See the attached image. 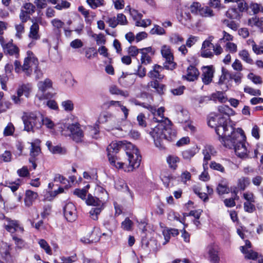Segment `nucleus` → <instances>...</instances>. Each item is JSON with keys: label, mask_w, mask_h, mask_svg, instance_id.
<instances>
[{"label": "nucleus", "mask_w": 263, "mask_h": 263, "mask_svg": "<svg viewBox=\"0 0 263 263\" xmlns=\"http://www.w3.org/2000/svg\"><path fill=\"white\" fill-rule=\"evenodd\" d=\"M199 15L202 17H209L214 15L213 11L208 6L202 7Z\"/></svg>", "instance_id": "f704fd0d"}, {"label": "nucleus", "mask_w": 263, "mask_h": 263, "mask_svg": "<svg viewBox=\"0 0 263 263\" xmlns=\"http://www.w3.org/2000/svg\"><path fill=\"white\" fill-rule=\"evenodd\" d=\"M242 77L243 74L240 72H233L229 74L230 79L234 80L237 84L241 83Z\"/></svg>", "instance_id": "79ce46f5"}, {"label": "nucleus", "mask_w": 263, "mask_h": 263, "mask_svg": "<svg viewBox=\"0 0 263 263\" xmlns=\"http://www.w3.org/2000/svg\"><path fill=\"white\" fill-rule=\"evenodd\" d=\"M143 107L152 112L153 121L158 123L150 132L156 146L160 149L164 148V141H172L176 138V133L172 128L171 121L164 116V108L160 107L157 109L150 105H143Z\"/></svg>", "instance_id": "7ed1b4c3"}, {"label": "nucleus", "mask_w": 263, "mask_h": 263, "mask_svg": "<svg viewBox=\"0 0 263 263\" xmlns=\"http://www.w3.org/2000/svg\"><path fill=\"white\" fill-rule=\"evenodd\" d=\"M248 78L251 80L254 84H261L262 83L260 77L256 76L253 73H250L248 75Z\"/></svg>", "instance_id": "338daca9"}, {"label": "nucleus", "mask_w": 263, "mask_h": 263, "mask_svg": "<svg viewBox=\"0 0 263 263\" xmlns=\"http://www.w3.org/2000/svg\"><path fill=\"white\" fill-rule=\"evenodd\" d=\"M226 16L233 20H239L241 16V13L235 8H231L228 9L226 12Z\"/></svg>", "instance_id": "a878e982"}, {"label": "nucleus", "mask_w": 263, "mask_h": 263, "mask_svg": "<svg viewBox=\"0 0 263 263\" xmlns=\"http://www.w3.org/2000/svg\"><path fill=\"white\" fill-rule=\"evenodd\" d=\"M150 33L152 34L163 35L165 34V31L163 28L159 25H155L154 28L151 30Z\"/></svg>", "instance_id": "a18cd8bd"}, {"label": "nucleus", "mask_w": 263, "mask_h": 263, "mask_svg": "<svg viewBox=\"0 0 263 263\" xmlns=\"http://www.w3.org/2000/svg\"><path fill=\"white\" fill-rule=\"evenodd\" d=\"M209 254L211 260L213 263H219V257L218 256L217 252L213 248H211L209 250Z\"/></svg>", "instance_id": "ea45409f"}, {"label": "nucleus", "mask_w": 263, "mask_h": 263, "mask_svg": "<svg viewBox=\"0 0 263 263\" xmlns=\"http://www.w3.org/2000/svg\"><path fill=\"white\" fill-rule=\"evenodd\" d=\"M104 224L107 228L109 227V229H111L116 227L117 222L114 217H110L107 220L105 221Z\"/></svg>", "instance_id": "052dcab7"}, {"label": "nucleus", "mask_w": 263, "mask_h": 263, "mask_svg": "<svg viewBox=\"0 0 263 263\" xmlns=\"http://www.w3.org/2000/svg\"><path fill=\"white\" fill-rule=\"evenodd\" d=\"M212 48H201V56L205 58H211L213 57V53L211 51Z\"/></svg>", "instance_id": "bf43d9fd"}, {"label": "nucleus", "mask_w": 263, "mask_h": 263, "mask_svg": "<svg viewBox=\"0 0 263 263\" xmlns=\"http://www.w3.org/2000/svg\"><path fill=\"white\" fill-rule=\"evenodd\" d=\"M52 82L49 79H46L44 81H39L37 84L39 90L41 92H45L52 88Z\"/></svg>", "instance_id": "412c9836"}, {"label": "nucleus", "mask_w": 263, "mask_h": 263, "mask_svg": "<svg viewBox=\"0 0 263 263\" xmlns=\"http://www.w3.org/2000/svg\"><path fill=\"white\" fill-rule=\"evenodd\" d=\"M218 111L228 117L233 115L234 114V110L227 105H222L218 107Z\"/></svg>", "instance_id": "2f4dec72"}, {"label": "nucleus", "mask_w": 263, "mask_h": 263, "mask_svg": "<svg viewBox=\"0 0 263 263\" xmlns=\"http://www.w3.org/2000/svg\"><path fill=\"white\" fill-rule=\"evenodd\" d=\"M179 157L175 155H169L166 157V162L169 167L173 170H176L178 166L177 163L179 162Z\"/></svg>", "instance_id": "393cba45"}, {"label": "nucleus", "mask_w": 263, "mask_h": 263, "mask_svg": "<svg viewBox=\"0 0 263 263\" xmlns=\"http://www.w3.org/2000/svg\"><path fill=\"white\" fill-rule=\"evenodd\" d=\"M110 164L118 169L131 172L140 164L141 157L139 150L130 142L115 141L107 147Z\"/></svg>", "instance_id": "f257e3e1"}, {"label": "nucleus", "mask_w": 263, "mask_h": 263, "mask_svg": "<svg viewBox=\"0 0 263 263\" xmlns=\"http://www.w3.org/2000/svg\"><path fill=\"white\" fill-rule=\"evenodd\" d=\"M109 92L112 95H120L124 97L129 96V93L127 91H123L116 85H112L109 87Z\"/></svg>", "instance_id": "bb28decb"}, {"label": "nucleus", "mask_w": 263, "mask_h": 263, "mask_svg": "<svg viewBox=\"0 0 263 263\" xmlns=\"http://www.w3.org/2000/svg\"><path fill=\"white\" fill-rule=\"evenodd\" d=\"M163 69V67L158 65H155L153 69L150 71L148 76L149 77L152 79H158L159 80H161L163 78L164 76L160 74V71Z\"/></svg>", "instance_id": "f3484780"}, {"label": "nucleus", "mask_w": 263, "mask_h": 263, "mask_svg": "<svg viewBox=\"0 0 263 263\" xmlns=\"http://www.w3.org/2000/svg\"><path fill=\"white\" fill-rule=\"evenodd\" d=\"M64 214L68 221L70 222L74 221L77 217L75 205L71 202L67 203L64 208Z\"/></svg>", "instance_id": "6e6552de"}, {"label": "nucleus", "mask_w": 263, "mask_h": 263, "mask_svg": "<svg viewBox=\"0 0 263 263\" xmlns=\"http://www.w3.org/2000/svg\"><path fill=\"white\" fill-rule=\"evenodd\" d=\"M50 97V94L45 92H41L40 90L35 96V101L37 103L39 106L45 105L46 100Z\"/></svg>", "instance_id": "aec40b11"}, {"label": "nucleus", "mask_w": 263, "mask_h": 263, "mask_svg": "<svg viewBox=\"0 0 263 263\" xmlns=\"http://www.w3.org/2000/svg\"><path fill=\"white\" fill-rule=\"evenodd\" d=\"M27 54V57L25 58L24 64L22 65V71L27 76H30L32 70L37 67L39 62L31 51H28Z\"/></svg>", "instance_id": "39448f33"}, {"label": "nucleus", "mask_w": 263, "mask_h": 263, "mask_svg": "<svg viewBox=\"0 0 263 263\" xmlns=\"http://www.w3.org/2000/svg\"><path fill=\"white\" fill-rule=\"evenodd\" d=\"M212 114L209 117L208 124L209 126L213 128H215L217 126L219 125L218 123L219 118L221 117H218V116L214 115V116H212Z\"/></svg>", "instance_id": "e433bc0d"}, {"label": "nucleus", "mask_w": 263, "mask_h": 263, "mask_svg": "<svg viewBox=\"0 0 263 263\" xmlns=\"http://www.w3.org/2000/svg\"><path fill=\"white\" fill-rule=\"evenodd\" d=\"M218 123L219 125L215 128V132L223 146L233 148L236 155L240 158H249L250 149L243 130L240 128L235 130L232 126L228 124L225 117L219 118Z\"/></svg>", "instance_id": "f03ea898"}, {"label": "nucleus", "mask_w": 263, "mask_h": 263, "mask_svg": "<svg viewBox=\"0 0 263 263\" xmlns=\"http://www.w3.org/2000/svg\"><path fill=\"white\" fill-rule=\"evenodd\" d=\"M17 173L20 177H26L29 176V172L27 166H24L17 171Z\"/></svg>", "instance_id": "69168bd1"}, {"label": "nucleus", "mask_w": 263, "mask_h": 263, "mask_svg": "<svg viewBox=\"0 0 263 263\" xmlns=\"http://www.w3.org/2000/svg\"><path fill=\"white\" fill-rule=\"evenodd\" d=\"M198 152V147L194 146L182 151V156L184 159L190 160Z\"/></svg>", "instance_id": "6ab92c4d"}, {"label": "nucleus", "mask_w": 263, "mask_h": 263, "mask_svg": "<svg viewBox=\"0 0 263 263\" xmlns=\"http://www.w3.org/2000/svg\"><path fill=\"white\" fill-rule=\"evenodd\" d=\"M87 193V191L86 189H76L73 191V194L76 196L80 198L83 200H86V196Z\"/></svg>", "instance_id": "37998d69"}, {"label": "nucleus", "mask_w": 263, "mask_h": 263, "mask_svg": "<svg viewBox=\"0 0 263 263\" xmlns=\"http://www.w3.org/2000/svg\"><path fill=\"white\" fill-rule=\"evenodd\" d=\"M210 167L211 168L219 171L221 173H224L225 172L224 167L221 164L215 161H212L210 164Z\"/></svg>", "instance_id": "49530a36"}, {"label": "nucleus", "mask_w": 263, "mask_h": 263, "mask_svg": "<svg viewBox=\"0 0 263 263\" xmlns=\"http://www.w3.org/2000/svg\"><path fill=\"white\" fill-rule=\"evenodd\" d=\"M248 44H252L253 51L257 54L263 53V46H258L257 45L253 40H249Z\"/></svg>", "instance_id": "4c0bfd02"}, {"label": "nucleus", "mask_w": 263, "mask_h": 263, "mask_svg": "<svg viewBox=\"0 0 263 263\" xmlns=\"http://www.w3.org/2000/svg\"><path fill=\"white\" fill-rule=\"evenodd\" d=\"M16 30L15 36L19 39H21L22 34L24 32V25L23 23L15 25Z\"/></svg>", "instance_id": "603ef678"}, {"label": "nucleus", "mask_w": 263, "mask_h": 263, "mask_svg": "<svg viewBox=\"0 0 263 263\" xmlns=\"http://www.w3.org/2000/svg\"><path fill=\"white\" fill-rule=\"evenodd\" d=\"M151 20L149 19L146 20H139L136 22V25L137 26L146 27L151 24Z\"/></svg>", "instance_id": "680f3d73"}, {"label": "nucleus", "mask_w": 263, "mask_h": 263, "mask_svg": "<svg viewBox=\"0 0 263 263\" xmlns=\"http://www.w3.org/2000/svg\"><path fill=\"white\" fill-rule=\"evenodd\" d=\"M115 186L118 190H125V191L128 192L130 196H132V193L125 181L122 179L119 178L115 181Z\"/></svg>", "instance_id": "b1692460"}, {"label": "nucleus", "mask_w": 263, "mask_h": 263, "mask_svg": "<svg viewBox=\"0 0 263 263\" xmlns=\"http://www.w3.org/2000/svg\"><path fill=\"white\" fill-rule=\"evenodd\" d=\"M161 53L165 61L163 64V67L166 69L173 70L176 67V63L174 62V55L171 47L164 45L161 47Z\"/></svg>", "instance_id": "423d86ee"}, {"label": "nucleus", "mask_w": 263, "mask_h": 263, "mask_svg": "<svg viewBox=\"0 0 263 263\" xmlns=\"http://www.w3.org/2000/svg\"><path fill=\"white\" fill-rule=\"evenodd\" d=\"M92 37L96 39L97 44L98 45H104L106 43L105 36L102 33H99L98 34H94Z\"/></svg>", "instance_id": "6e6d98bb"}, {"label": "nucleus", "mask_w": 263, "mask_h": 263, "mask_svg": "<svg viewBox=\"0 0 263 263\" xmlns=\"http://www.w3.org/2000/svg\"><path fill=\"white\" fill-rule=\"evenodd\" d=\"M97 52L93 47L89 48L85 51V56L88 59H90L92 57H96L97 55Z\"/></svg>", "instance_id": "774afa93"}, {"label": "nucleus", "mask_w": 263, "mask_h": 263, "mask_svg": "<svg viewBox=\"0 0 263 263\" xmlns=\"http://www.w3.org/2000/svg\"><path fill=\"white\" fill-rule=\"evenodd\" d=\"M3 49L4 53L6 54L14 55L16 58L19 54V49L12 43V40L7 43Z\"/></svg>", "instance_id": "ddd939ff"}, {"label": "nucleus", "mask_w": 263, "mask_h": 263, "mask_svg": "<svg viewBox=\"0 0 263 263\" xmlns=\"http://www.w3.org/2000/svg\"><path fill=\"white\" fill-rule=\"evenodd\" d=\"M44 125L46 127L52 129L54 126V124L53 121L48 118H43V116L41 115V126Z\"/></svg>", "instance_id": "58836bf2"}, {"label": "nucleus", "mask_w": 263, "mask_h": 263, "mask_svg": "<svg viewBox=\"0 0 263 263\" xmlns=\"http://www.w3.org/2000/svg\"><path fill=\"white\" fill-rule=\"evenodd\" d=\"M194 193L197 194L199 197L203 200V201H207L209 199L207 194L205 193H202L201 192V190L198 187L194 188Z\"/></svg>", "instance_id": "5fc2aeb1"}, {"label": "nucleus", "mask_w": 263, "mask_h": 263, "mask_svg": "<svg viewBox=\"0 0 263 263\" xmlns=\"http://www.w3.org/2000/svg\"><path fill=\"white\" fill-rule=\"evenodd\" d=\"M39 32V25L37 23L34 22L30 27L28 36L32 40H37L40 38Z\"/></svg>", "instance_id": "a211bd4d"}, {"label": "nucleus", "mask_w": 263, "mask_h": 263, "mask_svg": "<svg viewBox=\"0 0 263 263\" xmlns=\"http://www.w3.org/2000/svg\"><path fill=\"white\" fill-rule=\"evenodd\" d=\"M170 42L174 44H178L183 42V38L178 33H173L169 37Z\"/></svg>", "instance_id": "c9c22d12"}, {"label": "nucleus", "mask_w": 263, "mask_h": 263, "mask_svg": "<svg viewBox=\"0 0 263 263\" xmlns=\"http://www.w3.org/2000/svg\"><path fill=\"white\" fill-rule=\"evenodd\" d=\"M6 220L7 223L5 224V228L7 231L11 233L14 232L23 233L24 228L20 226L18 221L11 220L9 218H7Z\"/></svg>", "instance_id": "9d476101"}, {"label": "nucleus", "mask_w": 263, "mask_h": 263, "mask_svg": "<svg viewBox=\"0 0 263 263\" xmlns=\"http://www.w3.org/2000/svg\"><path fill=\"white\" fill-rule=\"evenodd\" d=\"M102 209L100 207L93 208L89 212L91 218L93 220L98 219V215L100 214Z\"/></svg>", "instance_id": "8fccbe9b"}, {"label": "nucleus", "mask_w": 263, "mask_h": 263, "mask_svg": "<svg viewBox=\"0 0 263 263\" xmlns=\"http://www.w3.org/2000/svg\"><path fill=\"white\" fill-rule=\"evenodd\" d=\"M249 184V179L248 178L241 177L238 180V187L241 190H244Z\"/></svg>", "instance_id": "a19ab883"}, {"label": "nucleus", "mask_w": 263, "mask_h": 263, "mask_svg": "<svg viewBox=\"0 0 263 263\" xmlns=\"http://www.w3.org/2000/svg\"><path fill=\"white\" fill-rule=\"evenodd\" d=\"M202 8L201 4L197 2H193L189 7L191 12L196 15H199Z\"/></svg>", "instance_id": "cd10ccee"}, {"label": "nucleus", "mask_w": 263, "mask_h": 263, "mask_svg": "<svg viewBox=\"0 0 263 263\" xmlns=\"http://www.w3.org/2000/svg\"><path fill=\"white\" fill-rule=\"evenodd\" d=\"M217 152L215 148L210 144H207L204 146L202 149V154L204 156L203 167L205 169L207 167L208 161L211 160V156H215Z\"/></svg>", "instance_id": "1a4fd4ad"}, {"label": "nucleus", "mask_w": 263, "mask_h": 263, "mask_svg": "<svg viewBox=\"0 0 263 263\" xmlns=\"http://www.w3.org/2000/svg\"><path fill=\"white\" fill-rule=\"evenodd\" d=\"M134 79H131L130 76H123V74L119 79V83L124 87H127L129 84L134 83Z\"/></svg>", "instance_id": "c756f323"}, {"label": "nucleus", "mask_w": 263, "mask_h": 263, "mask_svg": "<svg viewBox=\"0 0 263 263\" xmlns=\"http://www.w3.org/2000/svg\"><path fill=\"white\" fill-rule=\"evenodd\" d=\"M46 145L48 149L54 154H63L65 153V149L59 145L53 146L50 141L46 142Z\"/></svg>", "instance_id": "4be33fe9"}, {"label": "nucleus", "mask_w": 263, "mask_h": 263, "mask_svg": "<svg viewBox=\"0 0 263 263\" xmlns=\"http://www.w3.org/2000/svg\"><path fill=\"white\" fill-rule=\"evenodd\" d=\"M244 91L252 96H260L261 92L259 89H255L249 86H246L244 88Z\"/></svg>", "instance_id": "864d4df0"}, {"label": "nucleus", "mask_w": 263, "mask_h": 263, "mask_svg": "<svg viewBox=\"0 0 263 263\" xmlns=\"http://www.w3.org/2000/svg\"><path fill=\"white\" fill-rule=\"evenodd\" d=\"M239 55L241 59L246 63L252 64L253 60L250 57L249 52L245 49L242 50L239 52Z\"/></svg>", "instance_id": "7c9ffc66"}, {"label": "nucleus", "mask_w": 263, "mask_h": 263, "mask_svg": "<svg viewBox=\"0 0 263 263\" xmlns=\"http://www.w3.org/2000/svg\"><path fill=\"white\" fill-rule=\"evenodd\" d=\"M127 9H129L130 15L132 16L133 18L136 21V22H137V20H141L143 16L142 14L138 12L137 10L135 9L131 10L130 8H129V6H127L125 10H127Z\"/></svg>", "instance_id": "c03bdc74"}, {"label": "nucleus", "mask_w": 263, "mask_h": 263, "mask_svg": "<svg viewBox=\"0 0 263 263\" xmlns=\"http://www.w3.org/2000/svg\"><path fill=\"white\" fill-rule=\"evenodd\" d=\"M32 91V85L30 83L22 84L18 86L17 89V95L22 96L23 95L26 98H29Z\"/></svg>", "instance_id": "4468645a"}, {"label": "nucleus", "mask_w": 263, "mask_h": 263, "mask_svg": "<svg viewBox=\"0 0 263 263\" xmlns=\"http://www.w3.org/2000/svg\"><path fill=\"white\" fill-rule=\"evenodd\" d=\"M41 114L40 112H24L22 120L24 124V129L27 132L33 131L34 128L39 129L41 127Z\"/></svg>", "instance_id": "20e7f679"}, {"label": "nucleus", "mask_w": 263, "mask_h": 263, "mask_svg": "<svg viewBox=\"0 0 263 263\" xmlns=\"http://www.w3.org/2000/svg\"><path fill=\"white\" fill-rule=\"evenodd\" d=\"M219 195L227 194L229 192V189L225 185L219 184L216 189Z\"/></svg>", "instance_id": "e2e57ef3"}, {"label": "nucleus", "mask_w": 263, "mask_h": 263, "mask_svg": "<svg viewBox=\"0 0 263 263\" xmlns=\"http://www.w3.org/2000/svg\"><path fill=\"white\" fill-rule=\"evenodd\" d=\"M199 75L197 68L193 65H190L187 68L186 74L183 76V78L189 81H194L197 80Z\"/></svg>", "instance_id": "f8f14e48"}, {"label": "nucleus", "mask_w": 263, "mask_h": 263, "mask_svg": "<svg viewBox=\"0 0 263 263\" xmlns=\"http://www.w3.org/2000/svg\"><path fill=\"white\" fill-rule=\"evenodd\" d=\"M133 224L132 221L129 218H126L122 222L121 227L124 230L129 231L131 230Z\"/></svg>", "instance_id": "4d7b16f0"}, {"label": "nucleus", "mask_w": 263, "mask_h": 263, "mask_svg": "<svg viewBox=\"0 0 263 263\" xmlns=\"http://www.w3.org/2000/svg\"><path fill=\"white\" fill-rule=\"evenodd\" d=\"M103 197H100L99 198H95L93 197L90 194L88 195V197L85 200V202L87 204L93 206H99L100 204H102L103 202L102 201V199Z\"/></svg>", "instance_id": "5701e85b"}, {"label": "nucleus", "mask_w": 263, "mask_h": 263, "mask_svg": "<svg viewBox=\"0 0 263 263\" xmlns=\"http://www.w3.org/2000/svg\"><path fill=\"white\" fill-rule=\"evenodd\" d=\"M202 79L205 85L210 84L213 79L214 70L212 66L203 67L202 68Z\"/></svg>", "instance_id": "9b49d317"}, {"label": "nucleus", "mask_w": 263, "mask_h": 263, "mask_svg": "<svg viewBox=\"0 0 263 263\" xmlns=\"http://www.w3.org/2000/svg\"><path fill=\"white\" fill-rule=\"evenodd\" d=\"M62 106L67 111H70L73 109V104L71 100H68L62 102Z\"/></svg>", "instance_id": "3c124183"}, {"label": "nucleus", "mask_w": 263, "mask_h": 263, "mask_svg": "<svg viewBox=\"0 0 263 263\" xmlns=\"http://www.w3.org/2000/svg\"><path fill=\"white\" fill-rule=\"evenodd\" d=\"M87 4L92 9L100 7L103 4V0H87Z\"/></svg>", "instance_id": "09e8293b"}, {"label": "nucleus", "mask_w": 263, "mask_h": 263, "mask_svg": "<svg viewBox=\"0 0 263 263\" xmlns=\"http://www.w3.org/2000/svg\"><path fill=\"white\" fill-rule=\"evenodd\" d=\"M0 253L5 259L10 256V247L6 243H3L0 247Z\"/></svg>", "instance_id": "72a5a7b5"}, {"label": "nucleus", "mask_w": 263, "mask_h": 263, "mask_svg": "<svg viewBox=\"0 0 263 263\" xmlns=\"http://www.w3.org/2000/svg\"><path fill=\"white\" fill-rule=\"evenodd\" d=\"M38 243L40 247L43 249L48 255L52 254L51 249L47 242L43 239H40L38 240Z\"/></svg>", "instance_id": "473e14b6"}, {"label": "nucleus", "mask_w": 263, "mask_h": 263, "mask_svg": "<svg viewBox=\"0 0 263 263\" xmlns=\"http://www.w3.org/2000/svg\"><path fill=\"white\" fill-rule=\"evenodd\" d=\"M52 26L58 30L62 28L64 25V23L58 18H54L51 21Z\"/></svg>", "instance_id": "13d9d810"}, {"label": "nucleus", "mask_w": 263, "mask_h": 263, "mask_svg": "<svg viewBox=\"0 0 263 263\" xmlns=\"http://www.w3.org/2000/svg\"><path fill=\"white\" fill-rule=\"evenodd\" d=\"M14 132V127L12 123H9L4 130L5 136H11Z\"/></svg>", "instance_id": "de8ad7c7"}, {"label": "nucleus", "mask_w": 263, "mask_h": 263, "mask_svg": "<svg viewBox=\"0 0 263 263\" xmlns=\"http://www.w3.org/2000/svg\"><path fill=\"white\" fill-rule=\"evenodd\" d=\"M140 53H141V64L146 65L151 63L152 62V59L148 53L153 52L152 48L151 47L143 48L140 49Z\"/></svg>", "instance_id": "2eb2a0df"}, {"label": "nucleus", "mask_w": 263, "mask_h": 263, "mask_svg": "<svg viewBox=\"0 0 263 263\" xmlns=\"http://www.w3.org/2000/svg\"><path fill=\"white\" fill-rule=\"evenodd\" d=\"M250 8L254 14H257L259 12H263V6L257 3H253L251 5Z\"/></svg>", "instance_id": "0e129e2a"}, {"label": "nucleus", "mask_w": 263, "mask_h": 263, "mask_svg": "<svg viewBox=\"0 0 263 263\" xmlns=\"http://www.w3.org/2000/svg\"><path fill=\"white\" fill-rule=\"evenodd\" d=\"M30 144L31 148L30 150V158L35 159V157L41 153L40 147L35 143L31 142Z\"/></svg>", "instance_id": "c85d7f7f"}, {"label": "nucleus", "mask_w": 263, "mask_h": 263, "mask_svg": "<svg viewBox=\"0 0 263 263\" xmlns=\"http://www.w3.org/2000/svg\"><path fill=\"white\" fill-rule=\"evenodd\" d=\"M38 194L37 193L33 192L31 190L26 191L24 202L26 206H30L32 205L33 202L37 198Z\"/></svg>", "instance_id": "dca6fc26"}, {"label": "nucleus", "mask_w": 263, "mask_h": 263, "mask_svg": "<svg viewBox=\"0 0 263 263\" xmlns=\"http://www.w3.org/2000/svg\"><path fill=\"white\" fill-rule=\"evenodd\" d=\"M64 128L67 129L70 132L69 136L76 142L79 143L83 141L84 134L78 123L65 124Z\"/></svg>", "instance_id": "0eeeda50"}]
</instances>
